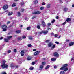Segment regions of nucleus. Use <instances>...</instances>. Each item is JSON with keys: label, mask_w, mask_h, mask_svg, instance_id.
Wrapping results in <instances>:
<instances>
[{"label": "nucleus", "mask_w": 74, "mask_h": 74, "mask_svg": "<svg viewBox=\"0 0 74 74\" xmlns=\"http://www.w3.org/2000/svg\"><path fill=\"white\" fill-rule=\"evenodd\" d=\"M5 60H3L2 62V65L1 67L2 69H5L8 67V65L7 64H5Z\"/></svg>", "instance_id": "obj_1"}, {"label": "nucleus", "mask_w": 74, "mask_h": 74, "mask_svg": "<svg viewBox=\"0 0 74 74\" xmlns=\"http://www.w3.org/2000/svg\"><path fill=\"white\" fill-rule=\"evenodd\" d=\"M2 27L3 29V31L4 32H6L7 31V27L6 25H2Z\"/></svg>", "instance_id": "obj_2"}, {"label": "nucleus", "mask_w": 74, "mask_h": 74, "mask_svg": "<svg viewBox=\"0 0 74 74\" xmlns=\"http://www.w3.org/2000/svg\"><path fill=\"white\" fill-rule=\"evenodd\" d=\"M48 33V31H42L41 32H39V34H41L43 33V34H47Z\"/></svg>", "instance_id": "obj_3"}, {"label": "nucleus", "mask_w": 74, "mask_h": 74, "mask_svg": "<svg viewBox=\"0 0 74 74\" xmlns=\"http://www.w3.org/2000/svg\"><path fill=\"white\" fill-rule=\"evenodd\" d=\"M32 14H37V15L38 14H41V12L39 11H37L36 12H34L32 13Z\"/></svg>", "instance_id": "obj_4"}, {"label": "nucleus", "mask_w": 74, "mask_h": 74, "mask_svg": "<svg viewBox=\"0 0 74 74\" xmlns=\"http://www.w3.org/2000/svg\"><path fill=\"white\" fill-rule=\"evenodd\" d=\"M54 56L56 57H57V58H59V54L58 53L56 52L54 53Z\"/></svg>", "instance_id": "obj_5"}, {"label": "nucleus", "mask_w": 74, "mask_h": 74, "mask_svg": "<svg viewBox=\"0 0 74 74\" xmlns=\"http://www.w3.org/2000/svg\"><path fill=\"white\" fill-rule=\"evenodd\" d=\"M51 4L50 3H48L47 4V5H46V8H51Z\"/></svg>", "instance_id": "obj_6"}, {"label": "nucleus", "mask_w": 74, "mask_h": 74, "mask_svg": "<svg viewBox=\"0 0 74 74\" xmlns=\"http://www.w3.org/2000/svg\"><path fill=\"white\" fill-rule=\"evenodd\" d=\"M7 8H8V6L7 5H5L3 7V9L4 10H6L7 9Z\"/></svg>", "instance_id": "obj_7"}, {"label": "nucleus", "mask_w": 74, "mask_h": 74, "mask_svg": "<svg viewBox=\"0 0 74 74\" xmlns=\"http://www.w3.org/2000/svg\"><path fill=\"white\" fill-rule=\"evenodd\" d=\"M52 45H53V43L51 42H50L48 44V46L49 47H51Z\"/></svg>", "instance_id": "obj_8"}, {"label": "nucleus", "mask_w": 74, "mask_h": 74, "mask_svg": "<svg viewBox=\"0 0 74 74\" xmlns=\"http://www.w3.org/2000/svg\"><path fill=\"white\" fill-rule=\"evenodd\" d=\"M40 53V51H37L35 52L34 53V55H38Z\"/></svg>", "instance_id": "obj_9"}, {"label": "nucleus", "mask_w": 74, "mask_h": 74, "mask_svg": "<svg viewBox=\"0 0 74 74\" xmlns=\"http://www.w3.org/2000/svg\"><path fill=\"white\" fill-rule=\"evenodd\" d=\"M21 56H23L24 55V54H25L24 51V50H22L21 51Z\"/></svg>", "instance_id": "obj_10"}, {"label": "nucleus", "mask_w": 74, "mask_h": 74, "mask_svg": "<svg viewBox=\"0 0 74 74\" xmlns=\"http://www.w3.org/2000/svg\"><path fill=\"white\" fill-rule=\"evenodd\" d=\"M42 26L43 27H45V23L44 21H42Z\"/></svg>", "instance_id": "obj_11"}, {"label": "nucleus", "mask_w": 74, "mask_h": 74, "mask_svg": "<svg viewBox=\"0 0 74 74\" xmlns=\"http://www.w3.org/2000/svg\"><path fill=\"white\" fill-rule=\"evenodd\" d=\"M69 46H72V45H74V42H71L69 43Z\"/></svg>", "instance_id": "obj_12"}, {"label": "nucleus", "mask_w": 74, "mask_h": 74, "mask_svg": "<svg viewBox=\"0 0 74 74\" xmlns=\"http://www.w3.org/2000/svg\"><path fill=\"white\" fill-rule=\"evenodd\" d=\"M32 59V57L30 56H29L27 58V59L28 60H30Z\"/></svg>", "instance_id": "obj_13"}, {"label": "nucleus", "mask_w": 74, "mask_h": 74, "mask_svg": "<svg viewBox=\"0 0 74 74\" xmlns=\"http://www.w3.org/2000/svg\"><path fill=\"white\" fill-rule=\"evenodd\" d=\"M64 71H67L68 70V68L67 67H64Z\"/></svg>", "instance_id": "obj_14"}, {"label": "nucleus", "mask_w": 74, "mask_h": 74, "mask_svg": "<svg viewBox=\"0 0 74 74\" xmlns=\"http://www.w3.org/2000/svg\"><path fill=\"white\" fill-rule=\"evenodd\" d=\"M64 71H60V74H64Z\"/></svg>", "instance_id": "obj_15"}, {"label": "nucleus", "mask_w": 74, "mask_h": 74, "mask_svg": "<svg viewBox=\"0 0 74 74\" xmlns=\"http://www.w3.org/2000/svg\"><path fill=\"white\" fill-rule=\"evenodd\" d=\"M50 67V66L49 65H48L45 68V70H47L48 69H49Z\"/></svg>", "instance_id": "obj_16"}, {"label": "nucleus", "mask_w": 74, "mask_h": 74, "mask_svg": "<svg viewBox=\"0 0 74 74\" xmlns=\"http://www.w3.org/2000/svg\"><path fill=\"white\" fill-rule=\"evenodd\" d=\"M71 21V19L70 18H68L66 20V22H70Z\"/></svg>", "instance_id": "obj_17"}, {"label": "nucleus", "mask_w": 74, "mask_h": 74, "mask_svg": "<svg viewBox=\"0 0 74 74\" xmlns=\"http://www.w3.org/2000/svg\"><path fill=\"white\" fill-rule=\"evenodd\" d=\"M16 33H18V34L20 33H21V31L17 30L16 31Z\"/></svg>", "instance_id": "obj_18"}, {"label": "nucleus", "mask_w": 74, "mask_h": 74, "mask_svg": "<svg viewBox=\"0 0 74 74\" xmlns=\"http://www.w3.org/2000/svg\"><path fill=\"white\" fill-rule=\"evenodd\" d=\"M4 40L5 42H8V40L5 38H4Z\"/></svg>", "instance_id": "obj_19"}, {"label": "nucleus", "mask_w": 74, "mask_h": 74, "mask_svg": "<svg viewBox=\"0 0 74 74\" xmlns=\"http://www.w3.org/2000/svg\"><path fill=\"white\" fill-rule=\"evenodd\" d=\"M56 45H53L52 47V48H51V49H54V48H55L56 47Z\"/></svg>", "instance_id": "obj_20"}, {"label": "nucleus", "mask_w": 74, "mask_h": 74, "mask_svg": "<svg viewBox=\"0 0 74 74\" xmlns=\"http://www.w3.org/2000/svg\"><path fill=\"white\" fill-rule=\"evenodd\" d=\"M12 12H9L8 13V16H10L11 15H12Z\"/></svg>", "instance_id": "obj_21"}, {"label": "nucleus", "mask_w": 74, "mask_h": 74, "mask_svg": "<svg viewBox=\"0 0 74 74\" xmlns=\"http://www.w3.org/2000/svg\"><path fill=\"white\" fill-rule=\"evenodd\" d=\"M18 40H22V38L21 37H18Z\"/></svg>", "instance_id": "obj_22"}, {"label": "nucleus", "mask_w": 74, "mask_h": 74, "mask_svg": "<svg viewBox=\"0 0 74 74\" xmlns=\"http://www.w3.org/2000/svg\"><path fill=\"white\" fill-rule=\"evenodd\" d=\"M64 10L65 12H66L68 10V9L67 8H64Z\"/></svg>", "instance_id": "obj_23"}, {"label": "nucleus", "mask_w": 74, "mask_h": 74, "mask_svg": "<svg viewBox=\"0 0 74 74\" xmlns=\"http://www.w3.org/2000/svg\"><path fill=\"white\" fill-rule=\"evenodd\" d=\"M51 61H55L56 60V58H51Z\"/></svg>", "instance_id": "obj_24"}, {"label": "nucleus", "mask_w": 74, "mask_h": 74, "mask_svg": "<svg viewBox=\"0 0 74 74\" xmlns=\"http://www.w3.org/2000/svg\"><path fill=\"white\" fill-rule=\"evenodd\" d=\"M12 36H7V38H8V40H9V39H10V38H12Z\"/></svg>", "instance_id": "obj_25"}, {"label": "nucleus", "mask_w": 74, "mask_h": 74, "mask_svg": "<svg viewBox=\"0 0 74 74\" xmlns=\"http://www.w3.org/2000/svg\"><path fill=\"white\" fill-rule=\"evenodd\" d=\"M42 65H43V66H44V65H45L46 64V62H42Z\"/></svg>", "instance_id": "obj_26"}, {"label": "nucleus", "mask_w": 74, "mask_h": 74, "mask_svg": "<svg viewBox=\"0 0 74 74\" xmlns=\"http://www.w3.org/2000/svg\"><path fill=\"white\" fill-rule=\"evenodd\" d=\"M44 67V65H41L40 66V69H42L43 68V67Z\"/></svg>", "instance_id": "obj_27"}, {"label": "nucleus", "mask_w": 74, "mask_h": 74, "mask_svg": "<svg viewBox=\"0 0 74 74\" xmlns=\"http://www.w3.org/2000/svg\"><path fill=\"white\" fill-rule=\"evenodd\" d=\"M37 3H38V1L36 0V1H34V3L35 4H37Z\"/></svg>", "instance_id": "obj_28"}, {"label": "nucleus", "mask_w": 74, "mask_h": 74, "mask_svg": "<svg viewBox=\"0 0 74 74\" xmlns=\"http://www.w3.org/2000/svg\"><path fill=\"white\" fill-rule=\"evenodd\" d=\"M66 23H67V22L66 21H65L62 24V25H66Z\"/></svg>", "instance_id": "obj_29"}, {"label": "nucleus", "mask_w": 74, "mask_h": 74, "mask_svg": "<svg viewBox=\"0 0 74 74\" xmlns=\"http://www.w3.org/2000/svg\"><path fill=\"white\" fill-rule=\"evenodd\" d=\"M16 5V3H13L12 5V7H15Z\"/></svg>", "instance_id": "obj_30"}, {"label": "nucleus", "mask_w": 74, "mask_h": 74, "mask_svg": "<svg viewBox=\"0 0 74 74\" xmlns=\"http://www.w3.org/2000/svg\"><path fill=\"white\" fill-rule=\"evenodd\" d=\"M18 16H21V13H20V12H18Z\"/></svg>", "instance_id": "obj_31"}, {"label": "nucleus", "mask_w": 74, "mask_h": 74, "mask_svg": "<svg viewBox=\"0 0 74 74\" xmlns=\"http://www.w3.org/2000/svg\"><path fill=\"white\" fill-rule=\"evenodd\" d=\"M67 66V64H65L63 66V67H66Z\"/></svg>", "instance_id": "obj_32"}, {"label": "nucleus", "mask_w": 74, "mask_h": 74, "mask_svg": "<svg viewBox=\"0 0 74 74\" xmlns=\"http://www.w3.org/2000/svg\"><path fill=\"white\" fill-rule=\"evenodd\" d=\"M64 67L63 66V67L60 68V69L61 70H64Z\"/></svg>", "instance_id": "obj_33"}, {"label": "nucleus", "mask_w": 74, "mask_h": 74, "mask_svg": "<svg viewBox=\"0 0 74 74\" xmlns=\"http://www.w3.org/2000/svg\"><path fill=\"white\" fill-rule=\"evenodd\" d=\"M44 8L43 7H41L40 8V10H44Z\"/></svg>", "instance_id": "obj_34"}, {"label": "nucleus", "mask_w": 74, "mask_h": 74, "mask_svg": "<svg viewBox=\"0 0 74 74\" xmlns=\"http://www.w3.org/2000/svg\"><path fill=\"white\" fill-rule=\"evenodd\" d=\"M37 29H40V27L39 25H38L37 26Z\"/></svg>", "instance_id": "obj_35"}, {"label": "nucleus", "mask_w": 74, "mask_h": 74, "mask_svg": "<svg viewBox=\"0 0 74 74\" xmlns=\"http://www.w3.org/2000/svg\"><path fill=\"white\" fill-rule=\"evenodd\" d=\"M29 40H32V39H33V38H32V36H29Z\"/></svg>", "instance_id": "obj_36"}, {"label": "nucleus", "mask_w": 74, "mask_h": 74, "mask_svg": "<svg viewBox=\"0 0 74 74\" xmlns=\"http://www.w3.org/2000/svg\"><path fill=\"white\" fill-rule=\"evenodd\" d=\"M55 22V20L54 19H53L52 21H51V22L52 23H54Z\"/></svg>", "instance_id": "obj_37"}, {"label": "nucleus", "mask_w": 74, "mask_h": 74, "mask_svg": "<svg viewBox=\"0 0 74 74\" xmlns=\"http://www.w3.org/2000/svg\"><path fill=\"white\" fill-rule=\"evenodd\" d=\"M27 30H29L30 29V27H28L27 28Z\"/></svg>", "instance_id": "obj_38"}, {"label": "nucleus", "mask_w": 74, "mask_h": 74, "mask_svg": "<svg viewBox=\"0 0 74 74\" xmlns=\"http://www.w3.org/2000/svg\"><path fill=\"white\" fill-rule=\"evenodd\" d=\"M26 36H22V38L23 39L25 38H26Z\"/></svg>", "instance_id": "obj_39"}, {"label": "nucleus", "mask_w": 74, "mask_h": 74, "mask_svg": "<svg viewBox=\"0 0 74 74\" xmlns=\"http://www.w3.org/2000/svg\"><path fill=\"white\" fill-rule=\"evenodd\" d=\"M21 5H24V2H22L21 3Z\"/></svg>", "instance_id": "obj_40"}, {"label": "nucleus", "mask_w": 74, "mask_h": 74, "mask_svg": "<svg viewBox=\"0 0 74 74\" xmlns=\"http://www.w3.org/2000/svg\"><path fill=\"white\" fill-rule=\"evenodd\" d=\"M36 16H34L33 17H32V19H34V18H36Z\"/></svg>", "instance_id": "obj_41"}, {"label": "nucleus", "mask_w": 74, "mask_h": 74, "mask_svg": "<svg viewBox=\"0 0 74 74\" xmlns=\"http://www.w3.org/2000/svg\"><path fill=\"white\" fill-rule=\"evenodd\" d=\"M27 46L29 47H31L32 45H31V44H29L27 45Z\"/></svg>", "instance_id": "obj_42"}, {"label": "nucleus", "mask_w": 74, "mask_h": 74, "mask_svg": "<svg viewBox=\"0 0 74 74\" xmlns=\"http://www.w3.org/2000/svg\"><path fill=\"white\" fill-rule=\"evenodd\" d=\"M49 42V40H46V41L45 42H46V43H47L48 42Z\"/></svg>", "instance_id": "obj_43"}, {"label": "nucleus", "mask_w": 74, "mask_h": 74, "mask_svg": "<svg viewBox=\"0 0 74 74\" xmlns=\"http://www.w3.org/2000/svg\"><path fill=\"white\" fill-rule=\"evenodd\" d=\"M1 74H7V73H6L5 72H3Z\"/></svg>", "instance_id": "obj_44"}, {"label": "nucleus", "mask_w": 74, "mask_h": 74, "mask_svg": "<svg viewBox=\"0 0 74 74\" xmlns=\"http://www.w3.org/2000/svg\"><path fill=\"white\" fill-rule=\"evenodd\" d=\"M29 70H33V67H31L29 68Z\"/></svg>", "instance_id": "obj_45"}, {"label": "nucleus", "mask_w": 74, "mask_h": 74, "mask_svg": "<svg viewBox=\"0 0 74 74\" xmlns=\"http://www.w3.org/2000/svg\"><path fill=\"white\" fill-rule=\"evenodd\" d=\"M51 24L50 23H48L47 24V25L48 26H50V25H51Z\"/></svg>", "instance_id": "obj_46"}, {"label": "nucleus", "mask_w": 74, "mask_h": 74, "mask_svg": "<svg viewBox=\"0 0 74 74\" xmlns=\"http://www.w3.org/2000/svg\"><path fill=\"white\" fill-rule=\"evenodd\" d=\"M21 12H23V11H24V9L23 8H22L21 9Z\"/></svg>", "instance_id": "obj_47"}, {"label": "nucleus", "mask_w": 74, "mask_h": 74, "mask_svg": "<svg viewBox=\"0 0 74 74\" xmlns=\"http://www.w3.org/2000/svg\"><path fill=\"white\" fill-rule=\"evenodd\" d=\"M74 60V57H73L71 58V61H73V60Z\"/></svg>", "instance_id": "obj_48"}, {"label": "nucleus", "mask_w": 74, "mask_h": 74, "mask_svg": "<svg viewBox=\"0 0 74 74\" xmlns=\"http://www.w3.org/2000/svg\"><path fill=\"white\" fill-rule=\"evenodd\" d=\"M32 64V65H34L35 64V62H33Z\"/></svg>", "instance_id": "obj_49"}, {"label": "nucleus", "mask_w": 74, "mask_h": 74, "mask_svg": "<svg viewBox=\"0 0 74 74\" xmlns=\"http://www.w3.org/2000/svg\"><path fill=\"white\" fill-rule=\"evenodd\" d=\"M16 52V49H14V52Z\"/></svg>", "instance_id": "obj_50"}, {"label": "nucleus", "mask_w": 74, "mask_h": 74, "mask_svg": "<svg viewBox=\"0 0 74 74\" xmlns=\"http://www.w3.org/2000/svg\"><path fill=\"white\" fill-rule=\"evenodd\" d=\"M54 68L55 69H56V68H57V66H54Z\"/></svg>", "instance_id": "obj_51"}, {"label": "nucleus", "mask_w": 74, "mask_h": 74, "mask_svg": "<svg viewBox=\"0 0 74 74\" xmlns=\"http://www.w3.org/2000/svg\"><path fill=\"white\" fill-rule=\"evenodd\" d=\"M54 37H58V34H56L55 35Z\"/></svg>", "instance_id": "obj_52"}, {"label": "nucleus", "mask_w": 74, "mask_h": 74, "mask_svg": "<svg viewBox=\"0 0 74 74\" xmlns=\"http://www.w3.org/2000/svg\"><path fill=\"white\" fill-rule=\"evenodd\" d=\"M56 18L57 19H59V17L58 16H56Z\"/></svg>", "instance_id": "obj_53"}, {"label": "nucleus", "mask_w": 74, "mask_h": 74, "mask_svg": "<svg viewBox=\"0 0 74 74\" xmlns=\"http://www.w3.org/2000/svg\"><path fill=\"white\" fill-rule=\"evenodd\" d=\"M55 43H56L57 44H59V43L58 42H56Z\"/></svg>", "instance_id": "obj_54"}, {"label": "nucleus", "mask_w": 74, "mask_h": 74, "mask_svg": "<svg viewBox=\"0 0 74 74\" xmlns=\"http://www.w3.org/2000/svg\"><path fill=\"white\" fill-rule=\"evenodd\" d=\"M11 51L9 50L8 51V53H11Z\"/></svg>", "instance_id": "obj_55"}, {"label": "nucleus", "mask_w": 74, "mask_h": 74, "mask_svg": "<svg viewBox=\"0 0 74 74\" xmlns=\"http://www.w3.org/2000/svg\"><path fill=\"white\" fill-rule=\"evenodd\" d=\"M42 5H45V3L43 2L42 4Z\"/></svg>", "instance_id": "obj_56"}, {"label": "nucleus", "mask_w": 74, "mask_h": 74, "mask_svg": "<svg viewBox=\"0 0 74 74\" xmlns=\"http://www.w3.org/2000/svg\"><path fill=\"white\" fill-rule=\"evenodd\" d=\"M51 35H52L53 36H54L55 35V34H54V33L52 32V33H51Z\"/></svg>", "instance_id": "obj_57"}, {"label": "nucleus", "mask_w": 74, "mask_h": 74, "mask_svg": "<svg viewBox=\"0 0 74 74\" xmlns=\"http://www.w3.org/2000/svg\"><path fill=\"white\" fill-rule=\"evenodd\" d=\"M16 68H18L19 67V66L18 65H16Z\"/></svg>", "instance_id": "obj_58"}, {"label": "nucleus", "mask_w": 74, "mask_h": 74, "mask_svg": "<svg viewBox=\"0 0 74 74\" xmlns=\"http://www.w3.org/2000/svg\"><path fill=\"white\" fill-rule=\"evenodd\" d=\"M3 38L2 37H1L0 38V40H3Z\"/></svg>", "instance_id": "obj_59"}, {"label": "nucleus", "mask_w": 74, "mask_h": 74, "mask_svg": "<svg viewBox=\"0 0 74 74\" xmlns=\"http://www.w3.org/2000/svg\"><path fill=\"white\" fill-rule=\"evenodd\" d=\"M10 23V21H8L7 22V24H8L9 23Z\"/></svg>", "instance_id": "obj_60"}, {"label": "nucleus", "mask_w": 74, "mask_h": 74, "mask_svg": "<svg viewBox=\"0 0 74 74\" xmlns=\"http://www.w3.org/2000/svg\"><path fill=\"white\" fill-rule=\"evenodd\" d=\"M14 9L15 10H16L18 9V8L16 7Z\"/></svg>", "instance_id": "obj_61"}, {"label": "nucleus", "mask_w": 74, "mask_h": 74, "mask_svg": "<svg viewBox=\"0 0 74 74\" xmlns=\"http://www.w3.org/2000/svg\"><path fill=\"white\" fill-rule=\"evenodd\" d=\"M60 2H62V0H59Z\"/></svg>", "instance_id": "obj_62"}, {"label": "nucleus", "mask_w": 74, "mask_h": 74, "mask_svg": "<svg viewBox=\"0 0 74 74\" xmlns=\"http://www.w3.org/2000/svg\"><path fill=\"white\" fill-rule=\"evenodd\" d=\"M49 29H50V30H51V28H48V30H49Z\"/></svg>", "instance_id": "obj_63"}, {"label": "nucleus", "mask_w": 74, "mask_h": 74, "mask_svg": "<svg viewBox=\"0 0 74 74\" xmlns=\"http://www.w3.org/2000/svg\"><path fill=\"white\" fill-rule=\"evenodd\" d=\"M69 41V40H66V42H68Z\"/></svg>", "instance_id": "obj_64"}]
</instances>
